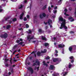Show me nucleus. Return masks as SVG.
I'll return each instance as SVG.
<instances>
[{"instance_id": "f257e3e1", "label": "nucleus", "mask_w": 76, "mask_h": 76, "mask_svg": "<svg viewBox=\"0 0 76 76\" xmlns=\"http://www.w3.org/2000/svg\"><path fill=\"white\" fill-rule=\"evenodd\" d=\"M59 23H61L60 29H63V28H64L65 29H67V27L66 26V20L63 19L61 16H60L59 18Z\"/></svg>"}, {"instance_id": "f03ea898", "label": "nucleus", "mask_w": 76, "mask_h": 76, "mask_svg": "<svg viewBox=\"0 0 76 76\" xmlns=\"http://www.w3.org/2000/svg\"><path fill=\"white\" fill-rule=\"evenodd\" d=\"M69 50L70 52L72 51L74 53H75L76 52V46L74 45L70 47L69 48Z\"/></svg>"}, {"instance_id": "7ed1b4c3", "label": "nucleus", "mask_w": 76, "mask_h": 76, "mask_svg": "<svg viewBox=\"0 0 76 76\" xmlns=\"http://www.w3.org/2000/svg\"><path fill=\"white\" fill-rule=\"evenodd\" d=\"M1 38H6L7 37V34L5 32H4L2 33V34L0 36Z\"/></svg>"}, {"instance_id": "20e7f679", "label": "nucleus", "mask_w": 76, "mask_h": 76, "mask_svg": "<svg viewBox=\"0 0 76 76\" xmlns=\"http://www.w3.org/2000/svg\"><path fill=\"white\" fill-rule=\"evenodd\" d=\"M53 61L54 62H56V61H58V63H59L60 61H61V59L60 58H55L54 59Z\"/></svg>"}, {"instance_id": "39448f33", "label": "nucleus", "mask_w": 76, "mask_h": 76, "mask_svg": "<svg viewBox=\"0 0 76 76\" xmlns=\"http://www.w3.org/2000/svg\"><path fill=\"white\" fill-rule=\"evenodd\" d=\"M44 23L45 25H47V24H48L49 25H51V24H52V20H51L50 19H49L48 23H45V22H44Z\"/></svg>"}, {"instance_id": "423d86ee", "label": "nucleus", "mask_w": 76, "mask_h": 76, "mask_svg": "<svg viewBox=\"0 0 76 76\" xmlns=\"http://www.w3.org/2000/svg\"><path fill=\"white\" fill-rule=\"evenodd\" d=\"M27 69L28 70L30 71L31 74H32V73H34V70H33V69H32V68L31 67H28V68Z\"/></svg>"}, {"instance_id": "0eeeda50", "label": "nucleus", "mask_w": 76, "mask_h": 76, "mask_svg": "<svg viewBox=\"0 0 76 76\" xmlns=\"http://www.w3.org/2000/svg\"><path fill=\"white\" fill-rule=\"evenodd\" d=\"M27 39L29 41H31V39H34V37L33 36L31 37V36L30 35H28V36L27 37Z\"/></svg>"}, {"instance_id": "6e6552de", "label": "nucleus", "mask_w": 76, "mask_h": 76, "mask_svg": "<svg viewBox=\"0 0 76 76\" xmlns=\"http://www.w3.org/2000/svg\"><path fill=\"white\" fill-rule=\"evenodd\" d=\"M35 65H39V62L38 61V59L36 60L35 64H33V66H35Z\"/></svg>"}, {"instance_id": "1a4fd4ad", "label": "nucleus", "mask_w": 76, "mask_h": 76, "mask_svg": "<svg viewBox=\"0 0 76 76\" xmlns=\"http://www.w3.org/2000/svg\"><path fill=\"white\" fill-rule=\"evenodd\" d=\"M46 15L45 14V13H43V14L42 15H40V18H43V17H45Z\"/></svg>"}, {"instance_id": "9d476101", "label": "nucleus", "mask_w": 76, "mask_h": 76, "mask_svg": "<svg viewBox=\"0 0 76 76\" xmlns=\"http://www.w3.org/2000/svg\"><path fill=\"white\" fill-rule=\"evenodd\" d=\"M68 19H69V20H70L71 22H73V21H74V19H73V18H72L71 17H69L68 18Z\"/></svg>"}, {"instance_id": "9b49d317", "label": "nucleus", "mask_w": 76, "mask_h": 76, "mask_svg": "<svg viewBox=\"0 0 76 76\" xmlns=\"http://www.w3.org/2000/svg\"><path fill=\"white\" fill-rule=\"evenodd\" d=\"M58 48H62V47H65V45H58Z\"/></svg>"}, {"instance_id": "f8f14e48", "label": "nucleus", "mask_w": 76, "mask_h": 76, "mask_svg": "<svg viewBox=\"0 0 76 76\" xmlns=\"http://www.w3.org/2000/svg\"><path fill=\"white\" fill-rule=\"evenodd\" d=\"M40 38H41L42 39H43V40H45V41H47V38L43 37V36H40Z\"/></svg>"}, {"instance_id": "ddd939ff", "label": "nucleus", "mask_w": 76, "mask_h": 76, "mask_svg": "<svg viewBox=\"0 0 76 76\" xmlns=\"http://www.w3.org/2000/svg\"><path fill=\"white\" fill-rule=\"evenodd\" d=\"M54 66L53 65H50V69H51V70H53L54 69Z\"/></svg>"}, {"instance_id": "4468645a", "label": "nucleus", "mask_w": 76, "mask_h": 76, "mask_svg": "<svg viewBox=\"0 0 76 76\" xmlns=\"http://www.w3.org/2000/svg\"><path fill=\"white\" fill-rule=\"evenodd\" d=\"M62 3V0H59V1H58V5H60Z\"/></svg>"}, {"instance_id": "2eb2a0df", "label": "nucleus", "mask_w": 76, "mask_h": 76, "mask_svg": "<svg viewBox=\"0 0 76 76\" xmlns=\"http://www.w3.org/2000/svg\"><path fill=\"white\" fill-rule=\"evenodd\" d=\"M38 31L40 34H42V33H43V31H42V30L41 29H39Z\"/></svg>"}, {"instance_id": "dca6fc26", "label": "nucleus", "mask_w": 76, "mask_h": 76, "mask_svg": "<svg viewBox=\"0 0 76 76\" xmlns=\"http://www.w3.org/2000/svg\"><path fill=\"white\" fill-rule=\"evenodd\" d=\"M43 65H44L45 66H46L47 67L48 66V65L46 63H45V61H43Z\"/></svg>"}, {"instance_id": "f3484780", "label": "nucleus", "mask_w": 76, "mask_h": 76, "mask_svg": "<svg viewBox=\"0 0 76 76\" xmlns=\"http://www.w3.org/2000/svg\"><path fill=\"white\" fill-rule=\"evenodd\" d=\"M24 14L23 13H22V14L20 15V19H22V17L23 15Z\"/></svg>"}, {"instance_id": "a211bd4d", "label": "nucleus", "mask_w": 76, "mask_h": 76, "mask_svg": "<svg viewBox=\"0 0 76 76\" xmlns=\"http://www.w3.org/2000/svg\"><path fill=\"white\" fill-rule=\"evenodd\" d=\"M46 51H47V50L45 49L44 50V51L42 50L41 51V53H46Z\"/></svg>"}, {"instance_id": "6ab92c4d", "label": "nucleus", "mask_w": 76, "mask_h": 76, "mask_svg": "<svg viewBox=\"0 0 76 76\" xmlns=\"http://www.w3.org/2000/svg\"><path fill=\"white\" fill-rule=\"evenodd\" d=\"M22 5H20L18 7V9H22Z\"/></svg>"}, {"instance_id": "aec40b11", "label": "nucleus", "mask_w": 76, "mask_h": 76, "mask_svg": "<svg viewBox=\"0 0 76 76\" xmlns=\"http://www.w3.org/2000/svg\"><path fill=\"white\" fill-rule=\"evenodd\" d=\"M37 54L38 56H39L41 55V53L39 52H38L37 53Z\"/></svg>"}, {"instance_id": "412c9836", "label": "nucleus", "mask_w": 76, "mask_h": 76, "mask_svg": "<svg viewBox=\"0 0 76 76\" xmlns=\"http://www.w3.org/2000/svg\"><path fill=\"white\" fill-rule=\"evenodd\" d=\"M10 27H11V26H10V25H8L7 26L6 28H7V29H8L9 28H10Z\"/></svg>"}, {"instance_id": "4be33fe9", "label": "nucleus", "mask_w": 76, "mask_h": 76, "mask_svg": "<svg viewBox=\"0 0 76 76\" xmlns=\"http://www.w3.org/2000/svg\"><path fill=\"white\" fill-rule=\"evenodd\" d=\"M48 43H45V47H47V46H48Z\"/></svg>"}, {"instance_id": "5701e85b", "label": "nucleus", "mask_w": 76, "mask_h": 76, "mask_svg": "<svg viewBox=\"0 0 76 76\" xmlns=\"http://www.w3.org/2000/svg\"><path fill=\"white\" fill-rule=\"evenodd\" d=\"M71 66H72V65H71V64H70V63H69V69H70V68H71Z\"/></svg>"}, {"instance_id": "b1692460", "label": "nucleus", "mask_w": 76, "mask_h": 76, "mask_svg": "<svg viewBox=\"0 0 76 76\" xmlns=\"http://www.w3.org/2000/svg\"><path fill=\"white\" fill-rule=\"evenodd\" d=\"M36 69H37V71H38V69H39V67H35L34 68V70H36Z\"/></svg>"}, {"instance_id": "393cba45", "label": "nucleus", "mask_w": 76, "mask_h": 76, "mask_svg": "<svg viewBox=\"0 0 76 76\" xmlns=\"http://www.w3.org/2000/svg\"><path fill=\"white\" fill-rule=\"evenodd\" d=\"M32 33V31H31V30H28V34H31Z\"/></svg>"}, {"instance_id": "a878e982", "label": "nucleus", "mask_w": 76, "mask_h": 76, "mask_svg": "<svg viewBox=\"0 0 76 76\" xmlns=\"http://www.w3.org/2000/svg\"><path fill=\"white\" fill-rule=\"evenodd\" d=\"M53 12L54 13H57V10H53Z\"/></svg>"}, {"instance_id": "bb28decb", "label": "nucleus", "mask_w": 76, "mask_h": 76, "mask_svg": "<svg viewBox=\"0 0 76 76\" xmlns=\"http://www.w3.org/2000/svg\"><path fill=\"white\" fill-rule=\"evenodd\" d=\"M50 10H51V7H48V10L49 12H51V11Z\"/></svg>"}, {"instance_id": "cd10ccee", "label": "nucleus", "mask_w": 76, "mask_h": 76, "mask_svg": "<svg viewBox=\"0 0 76 76\" xmlns=\"http://www.w3.org/2000/svg\"><path fill=\"white\" fill-rule=\"evenodd\" d=\"M12 20L13 21V22H15V21H16V18H15L13 19H12Z\"/></svg>"}, {"instance_id": "c85d7f7f", "label": "nucleus", "mask_w": 76, "mask_h": 76, "mask_svg": "<svg viewBox=\"0 0 76 76\" xmlns=\"http://www.w3.org/2000/svg\"><path fill=\"white\" fill-rule=\"evenodd\" d=\"M26 28H29V25L27 24L26 25Z\"/></svg>"}, {"instance_id": "c756f323", "label": "nucleus", "mask_w": 76, "mask_h": 76, "mask_svg": "<svg viewBox=\"0 0 76 76\" xmlns=\"http://www.w3.org/2000/svg\"><path fill=\"white\" fill-rule=\"evenodd\" d=\"M46 6H47L46 5H45V6H44L43 7V9H45V8H46Z\"/></svg>"}, {"instance_id": "7c9ffc66", "label": "nucleus", "mask_w": 76, "mask_h": 76, "mask_svg": "<svg viewBox=\"0 0 76 76\" xmlns=\"http://www.w3.org/2000/svg\"><path fill=\"white\" fill-rule=\"evenodd\" d=\"M19 42H20V40H16V42L17 43H19Z\"/></svg>"}, {"instance_id": "2f4dec72", "label": "nucleus", "mask_w": 76, "mask_h": 76, "mask_svg": "<svg viewBox=\"0 0 76 76\" xmlns=\"http://www.w3.org/2000/svg\"><path fill=\"white\" fill-rule=\"evenodd\" d=\"M49 58H50V57L48 56H47L46 58V59H47V60H48V59H49Z\"/></svg>"}, {"instance_id": "473e14b6", "label": "nucleus", "mask_w": 76, "mask_h": 76, "mask_svg": "<svg viewBox=\"0 0 76 76\" xmlns=\"http://www.w3.org/2000/svg\"><path fill=\"white\" fill-rule=\"evenodd\" d=\"M23 44V42H20L19 44H20V45H22V44Z\"/></svg>"}, {"instance_id": "72a5a7b5", "label": "nucleus", "mask_w": 76, "mask_h": 76, "mask_svg": "<svg viewBox=\"0 0 76 76\" xmlns=\"http://www.w3.org/2000/svg\"><path fill=\"white\" fill-rule=\"evenodd\" d=\"M69 58L70 59H73V56H71L69 57Z\"/></svg>"}, {"instance_id": "f704fd0d", "label": "nucleus", "mask_w": 76, "mask_h": 76, "mask_svg": "<svg viewBox=\"0 0 76 76\" xmlns=\"http://www.w3.org/2000/svg\"><path fill=\"white\" fill-rule=\"evenodd\" d=\"M26 18L25 17L24 18V21H26Z\"/></svg>"}, {"instance_id": "c9c22d12", "label": "nucleus", "mask_w": 76, "mask_h": 76, "mask_svg": "<svg viewBox=\"0 0 76 76\" xmlns=\"http://www.w3.org/2000/svg\"><path fill=\"white\" fill-rule=\"evenodd\" d=\"M64 15H65V16H69V15L66 14V13H64Z\"/></svg>"}, {"instance_id": "e433bc0d", "label": "nucleus", "mask_w": 76, "mask_h": 76, "mask_svg": "<svg viewBox=\"0 0 76 76\" xmlns=\"http://www.w3.org/2000/svg\"><path fill=\"white\" fill-rule=\"evenodd\" d=\"M12 59L11 58V59L10 60V62L11 63V64H12Z\"/></svg>"}, {"instance_id": "4c0bfd02", "label": "nucleus", "mask_w": 76, "mask_h": 76, "mask_svg": "<svg viewBox=\"0 0 76 76\" xmlns=\"http://www.w3.org/2000/svg\"><path fill=\"white\" fill-rule=\"evenodd\" d=\"M64 11L65 12H67V9H65Z\"/></svg>"}, {"instance_id": "58836bf2", "label": "nucleus", "mask_w": 76, "mask_h": 76, "mask_svg": "<svg viewBox=\"0 0 76 76\" xmlns=\"http://www.w3.org/2000/svg\"><path fill=\"white\" fill-rule=\"evenodd\" d=\"M75 18H76V8L75 9Z\"/></svg>"}, {"instance_id": "ea45409f", "label": "nucleus", "mask_w": 76, "mask_h": 76, "mask_svg": "<svg viewBox=\"0 0 76 76\" xmlns=\"http://www.w3.org/2000/svg\"><path fill=\"white\" fill-rule=\"evenodd\" d=\"M24 2L25 3H27V0H25L24 1Z\"/></svg>"}, {"instance_id": "a19ab883", "label": "nucleus", "mask_w": 76, "mask_h": 76, "mask_svg": "<svg viewBox=\"0 0 76 76\" xmlns=\"http://www.w3.org/2000/svg\"><path fill=\"white\" fill-rule=\"evenodd\" d=\"M3 9H0V12H3Z\"/></svg>"}, {"instance_id": "79ce46f5", "label": "nucleus", "mask_w": 76, "mask_h": 76, "mask_svg": "<svg viewBox=\"0 0 76 76\" xmlns=\"http://www.w3.org/2000/svg\"><path fill=\"white\" fill-rule=\"evenodd\" d=\"M11 1H17V0H11Z\"/></svg>"}, {"instance_id": "37998d69", "label": "nucleus", "mask_w": 76, "mask_h": 76, "mask_svg": "<svg viewBox=\"0 0 76 76\" xmlns=\"http://www.w3.org/2000/svg\"><path fill=\"white\" fill-rule=\"evenodd\" d=\"M19 30H20V31H23V29L22 28H19Z\"/></svg>"}, {"instance_id": "c03bdc74", "label": "nucleus", "mask_w": 76, "mask_h": 76, "mask_svg": "<svg viewBox=\"0 0 76 76\" xmlns=\"http://www.w3.org/2000/svg\"><path fill=\"white\" fill-rule=\"evenodd\" d=\"M52 76H57V75H56L55 74H53Z\"/></svg>"}, {"instance_id": "a18cd8bd", "label": "nucleus", "mask_w": 76, "mask_h": 76, "mask_svg": "<svg viewBox=\"0 0 76 76\" xmlns=\"http://www.w3.org/2000/svg\"><path fill=\"white\" fill-rule=\"evenodd\" d=\"M35 42H36V41H33L32 42H33V43H34L35 44Z\"/></svg>"}, {"instance_id": "49530a36", "label": "nucleus", "mask_w": 76, "mask_h": 76, "mask_svg": "<svg viewBox=\"0 0 76 76\" xmlns=\"http://www.w3.org/2000/svg\"><path fill=\"white\" fill-rule=\"evenodd\" d=\"M55 56L56 57V56H58V54H57L56 53L55 54Z\"/></svg>"}, {"instance_id": "de8ad7c7", "label": "nucleus", "mask_w": 76, "mask_h": 76, "mask_svg": "<svg viewBox=\"0 0 76 76\" xmlns=\"http://www.w3.org/2000/svg\"><path fill=\"white\" fill-rule=\"evenodd\" d=\"M55 52L56 53H58V51L57 50H55Z\"/></svg>"}, {"instance_id": "09e8293b", "label": "nucleus", "mask_w": 76, "mask_h": 76, "mask_svg": "<svg viewBox=\"0 0 76 76\" xmlns=\"http://www.w3.org/2000/svg\"><path fill=\"white\" fill-rule=\"evenodd\" d=\"M5 66H6L7 67L8 66V64H5Z\"/></svg>"}, {"instance_id": "8fccbe9b", "label": "nucleus", "mask_w": 76, "mask_h": 76, "mask_svg": "<svg viewBox=\"0 0 76 76\" xmlns=\"http://www.w3.org/2000/svg\"><path fill=\"white\" fill-rule=\"evenodd\" d=\"M27 19H29V15H27Z\"/></svg>"}, {"instance_id": "3c124183", "label": "nucleus", "mask_w": 76, "mask_h": 76, "mask_svg": "<svg viewBox=\"0 0 76 76\" xmlns=\"http://www.w3.org/2000/svg\"><path fill=\"white\" fill-rule=\"evenodd\" d=\"M2 6H6V4H2Z\"/></svg>"}, {"instance_id": "603ef678", "label": "nucleus", "mask_w": 76, "mask_h": 76, "mask_svg": "<svg viewBox=\"0 0 76 76\" xmlns=\"http://www.w3.org/2000/svg\"><path fill=\"white\" fill-rule=\"evenodd\" d=\"M57 7H54V9H57Z\"/></svg>"}, {"instance_id": "864d4df0", "label": "nucleus", "mask_w": 76, "mask_h": 76, "mask_svg": "<svg viewBox=\"0 0 76 76\" xmlns=\"http://www.w3.org/2000/svg\"><path fill=\"white\" fill-rule=\"evenodd\" d=\"M70 34H73L74 33V32L73 31H71L70 32Z\"/></svg>"}, {"instance_id": "5fc2aeb1", "label": "nucleus", "mask_w": 76, "mask_h": 76, "mask_svg": "<svg viewBox=\"0 0 76 76\" xmlns=\"http://www.w3.org/2000/svg\"><path fill=\"white\" fill-rule=\"evenodd\" d=\"M54 45H57V43L55 42V43H54Z\"/></svg>"}, {"instance_id": "6e6d98bb", "label": "nucleus", "mask_w": 76, "mask_h": 76, "mask_svg": "<svg viewBox=\"0 0 76 76\" xmlns=\"http://www.w3.org/2000/svg\"><path fill=\"white\" fill-rule=\"evenodd\" d=\"M8 60H9V59H5V61H6V62H7V61H8Z\"/></svg>"}, {"instance_id": "4d7b16f0", "label": "nucleus", "mask_w": 76, "mask_h": 76, "mask_svg": "<svg viewBox=\"0 0 76 76\" xmlns=\"http://www.w3.org/2000/svg\"><path fill=\"white\" fill-rule=\"evenodd\" d=\"M52 17L53 18H56V16L55 15H53V16H52Z\"/></svg>"}, {"instance_id": "13d9d810", "label": "nucleus", "mask_w": 76, "mask_h": 76, "mask_svg": "<svg viewBox=\"0 0 76 76\" xmlns=\"http://www.w3.org/2000/svg\"><path fill=\"white\" fill-rule=\"evenodd\" d=\"M20 41H23L22 39H20Z\"/></svg>"}, {"instance_id": "bf43d9fd", "label": "nucleus", "mask_w": 76, "mask_h": 76, "mask_svg": "<svg viewBox=\"0 0 76 76\" xmlns=\"http://www.w3.org/2000/svg\"><path fill=\"white\" fill-rule=\"evenodd\" d=\"M47 28H48V27L47 26H46L45 27V28L46 29H47Z\"/></svg>"}, {"instance_id": "052dcab7", "label": "nucleus", "mask_w": 76, "mask_h": 76, "mask_svg": "<svg viewBox=\"0 0 76 76\" xmlns=\"http://www.w3.org/2000/svg\"><path fill=\"white\" fill-rule=\"evenodd\" d=\"M74 62V61L73 60H72V61H71V63H73Z\"/></svg>"}, {"instance_id": "680f3d73", "label": "nucleus", "mask_w": 76, "mask_h": 76, "mask_svg": "<svg viewBox=\"0 0 76 76\" xmlns=\"http://www.w3.org/2000/svg\"><path fill=\"white\" fill-rule=\"evenodd\" d=\"M16 51H15L13 53V54H15V53H16Z\"/></svg>"}, {"instance_id": "e2e57ef3", "label": "nucleus", "mask_w": 76, "mask_h": 76, "mask_svg": "<svg viewBox=\"0 0 76 76\" xmlns=\"http://www.w3.org/2000/svg\"><path fill=\"white\" fill-rule=\"evenodd\" d=\"M9 75H11V72H9L8 73Z\"/></svg>"}, {"instance_id": "0e129e2a", "label": "nucleus", "mask_w": 76, "mask_h": 76, "mask_svg": "<svg viewBox=\"0 0 76 76\" xmlns=\"http://www.w3.org/2000/svg\"><path fill=\"white\" fill-rule=\"evenodd\" d=\"M15 47H18V45H15Z\"/></svg>"}, {"instance_id": "69168bd1", "label": "nucleus", "mask_w": 76, "mask_h": 76, "mask_svg": "<svg viewBox=\"0 0 76 76\" xmlns=\"http://www.w3.org/2000/svg\"><path fill=\"white\" fill-rule=\"evenodd\" d=\"M53 39H54V40L56 39V37H54V38H53Z\"/></svg>"}, {"instance_id": "338daca9", "label": "nucleus", "mask_w": 76, "mask_h": 76, "mask_svg": "<svg viewBox=\"0 0 76 76\" xmlns=\"http://www.w3.org/2000/svg\"><path fill=\"white\" fill-rule=\"evenodd\" d=\"M16 61V60H14V61H15V62H16V61Z\"/></svg>"}, {"instance_id": "774afa93", "label": "nucleus", "mask_w": 76, "mask_h": 76, "mask_svg": "<svg viewBox=\"0 0 76 76\" xmlns=\"http://www.w3.org/2000/svg\"><path fill=\"white\" fill-rule=\"evenodd\" d=\"M50 28H52V26L50 25Z\"/></svg>"}]
</instances>
